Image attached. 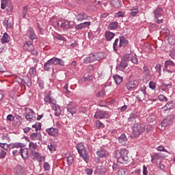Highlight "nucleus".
I'll return each instance as SVG.
<instances>
[{
    "instance_id": "nucleus-1",
    "label": "nucleus",
    "mask_w": 175,
    "mask_h": 175,
    "mask_svg": "<svg viewBox=\"0 0 175 175\" xmlns=\"http://www.w3.org/2000/svg\"><path fill=\"white\" fill-rule=\"evenodd\" d=\"M129 151L126 148H122L116 150L114 152V157L116 159L118 163L126 165L130 162V158L128 154Z\"/></svg>"
},
{
    "instance_id": "nucleus-2",
    "label": "nucleus",
    "mask_w": 175,
    "mask_h": 175,
    "mask_svg": "<svg viewBox=\"0 0 175 175\" xmlns=\"http://www.w3.org/2000/svg\"><path fill=\"white\" fill-rule=\"evenodd\" d=\"M54 65H61V66H64L65 62L58 57H53L44 64V70H51Z\"/></svg>"
},
{
    "instance_id": "nucleus-3",
    "label": "nucleus",
    "mask_w": 175,
    "mask_h": 175,
    "mask_svg": "<svg viewBox=\"0 0 175 175\" xmlns=\"http://www.w3.org/2000/svg\"><path fill=\"white\" fill-rule=\"evenodd\" d=\"M144 131H146V125L142 123H137L133 126L132 135L134 137H139L140 135L144 133Z\"/></svg>"
},
{
    "instance_id": "nucleus-4",
    "label": "nucleus",
    "mask_w": 175,
    "mask_h": 175,
    "mask_svg": "<svg viewBox=\"0 0 175 175\" xmlns=\"http://www.w3.org/2000/svg\"><path fill=\"white\" fill-rule=\"evenodd\" d=\"M44 102L53 105V110L55 111L54 116H56V117H59V116H61V108L59 106L55 105V103H57L55 100L52 99L51 97L48 95L44 98Z\"/></svg>"
},
{
    "instance_id": "nucleus-5",
    "label": "nucleus",
    "mask_w": 175,
    "mask_h": 175,
    "mask_svg": "<svg viewBox=\"0 0 175 175\" xmlns=\"http://www.w3.org/2000/svg\"><path fill=\"white\" fill-rule=\"evenodd\" d=\"M77 150L81 158H83V161L86 163H88V159H90V154H88V152H87V150H85V148L84 147V145L83 144H78L77 145Z\"/></svg>"
},
{
    "instance_id": "nucleus-6",
    "label": "nucleus",
    "mask_w": 175,
    "mask_h": 175,
    "mask_svg": "<svg viewBox=\"0 0 175 175\" xmlns=\"http://www.w3.org/2000/svg\"><path fill=\"white\" fill-rule=\"evenodd\" d=\"M164 68L166 69L167 73H170L172 76H174L175 64L172 60H167L165 62Z\"/></svg>"
},
{
    "instance_id": "nucleus-7",
    "label": "nucleus",
    "mask_w": 175,
    "mask_h": 175,
    "mask_svg": "<svg viewBox=\"0 0 175 175\" xmlns=\"http://www.w3.org/2000/svg\"><path fill=\"white\" fill-rule=\"evenodd\" d=\"M25 111V117L27 121L32 122V121H35V120H36V114L33 112V110L29 108H26Z\"/></svg>"
},
{
    "instance_id": "nucleus-8",
    "label": "nucleus",
    "mask_w": 175,
    "mask_h": 175,
    "mask_svg": "<svg viewBox=\"0 0 175 175\" xmlns=\"http://www.w3.org/2000/svg\"><path fill=\"white\" fill-rule=\"evenodd\" d=\"M162 12H163V9L159 7L154 10V20L157 24H162L163 23V19H159L161 16H162Z\"/></svg>"
},
{
    "instance_id": "nucleus-9",
    "label": "nucleus",
    "mask_w": 175,
    "mask_h": 175,
    "mask_svg": "<svg viewBox=\"0 0 175 175\" xmlns=\"http://www.w3.org/2000/svg\"><path fill=\"white\" fill-rule=\"evenodd\" d=\"M100 59V58L98 57L97 54H90L83 59V62L84 64H91V62L99 61Z\"/></svg>"
},
{
    "instance_id": "nucleus-10",
    "label": "nucleus",
    "mask_w": 175,
    "mask_h": 175,
    "mask_svg": "<svg viewBox=\"0 0 175 175\" xmlns=\"http://www.w3.org/2000/svg\"><path fill=\"white\" fill-rule=\"evenodd\" d=\"M95 118L97 120H102V118H107L109 114L105 111H97L94 115Z\"/></svg>"
},
{
    "instance_id": "nucleus-11",
    "label": "nucleus",
    "mask_w": 175,
    "mask_h": 175,
    "mask_svg": "<svg viewBox=\"0 0 175 175\" xmlns=\"http://www.w3.org/2000/svg\"><path fill=\"white\" fill-rule=\"evenodd\" d=\"M137 85H139L137 81H131L126 84V88L128 91H132V90H135Z\"/></svg>"
},
{
    "instance_id": "nucleus-12",
    "label": "nucleus",
    "mask_w": 175,
    "mask_h": 175,
    "mask_svg": "<svg viewBox=\"0 0 175 175\" xmlns=\"http://www.w3.org/2000/svg\"><path fill=\"white\" fill-rule=\"evenodd\" d=\"M77 21H84V20H87L88 18V15L83 12H79L75 16Z\"/></svg>"
},
{
    "instance_id": "nucleus-13",
    "label": "nucleus",
    "mask_w": 175,
    "mask_h": 175,
    "mask_svg": "<svg viewBox=\"0 0 175 175\" xmlns=\"http://www.w3.org/2000/svg\"><path fill=\"white\" fill-rule=\"evenodd\" d=\"M151 162L152 163H158V161H159V159H161V158H163V157H162V154L161 153H154L151 156Z\"/></svg>"
},
{
    "instance_id": "nucleus-14",
    "label": "nucleus",
    "mask_w": 175,
    "mask_h": 175,
    "mask_svg": "<svg viewBox=\"0 0 175 175\" xmlns=\"http://www.w3.org/2000/svg\"><path fill=\"white\" fill-rule=\"evenodd\" d=\"M96 154L99 158H107L109 157V152L105 149H100L96 152Z\"/></svg>"
},
{
    "instance_id": "nucleus-15",
    "label": "nucleus",
    "mask_w": 175,
    "mask_h": 175,
    "mask_svg": "<svg viewBox=\"0 0 175 175\" xmlns=\"http://www.w3.org/2000/svg\"><path fill=\"white\" fill-rule=\"evenodd\" d=\"M46 132L49 135V136H57L58 135V129L51 127L46 130Z\"/></svg>"
},
{
    "instance_id": "nucleus-16",
    "label": "nucleus",
    "mask_w": 175,
    "mask_h": 175,
    "mask_svg": "<svg viewBox=\"0 0 175 175\" xmlns=\"http://www.w3.org/2000/svg\"><path fill=\"white\" fill-rule=\"evenodd\" d=\"M67 110L73 116L74 114H76V112L77 111L76 110V107H75L73 103H70L67 105Z\"/></svg>"
},
{
    "instance_id": "nucleus-17",
    "label": "nucleus",
    "mask_w": 175,
    "mask_h": 175,
    "mask_svg": "<svg viewBox=\"0 0 175 175\" xmlns=\"http://www.w3.org/2000/svg\"><path fill=\"white\" fill-rule=\"evenodd\" d=\"M58 27H61V28L68 29L70 26V23L68 21H59L57 23Z\"/></svg>"
},
{
    "instance_id": "nucleus-18",
    "label": "nucleus",
    "mask_w": 175,
    "mask_h": 175,
    "mask_svg": "<svg viewBox=\"0 0 175 175\" xmlns=\"http://www.w3.org/2000/svg\"><path fill=\"white\" fill-rule=\"evenodd\" d=\"M14 172L17 175H23L25 173V170L21 165H16L14 168Z\"/></svg>"
},
{
    "instance_id": "nucleus-19",
    "label": "nucleus",
    "mask_w": 175,
    "mask_h": 175,
    "mask_svg": "<svg viewBox=\"0 0 175 175\" xmlns=\"http://www.w3.org/2000/svg\"><path fill=\"white\" fill-rule=\"evenodd\" d=\"M118 139L120 144H122V146L128 143V138H126V135L125 134H122L120 137H118Z\"/></svg>"
},
{
    "instance_id": "nucleus-20",
    "label": "nucleus",
    "mask_w": 175,
    "mask_h": 175,
    "mask_svg": "<svg viewBox=\"0 0 175 175\" xmlns=\"http://www.w3.org/2000/svg\"><path fill=\"white\" fill-rule=\"evenodd\" d=\"M145 98H146V90H141L137 96V101L143 102V100H144Z\"/></svg>"
},
{
    "instance_id": "nucleus-21",
    "label": "nucleus",
    "mask_w": 175,
    "mask_h": 175,
    "mask_svg": "<svg viewBox=\"0 0 175 175\" xmlns=\"http://www.w3.org/2000/svg\"><path fill=\"white\" fill-rule=\"evenodd\" d=\"M127 44H128V40H126V38H125L124 36H120L118 46L126 47Z\"/></svg>"
},
{
    "instance_id": "nucleus-22",
    "label": "nucleus",
    "mask_w": 175,
    "mask_h": 175,
    "mask_svg": "<svg viewBox=\"0 0 175 175\" xmlns=\"http://www.w3.org/2000/svg\"><path fill=\"white\" fill-rule=\"evenodd\" d=\"M105 36L106 40H107L108 42H110V40H111V39H113L114 36H116V34L111 31H107L105 33Z\"/></svg>"
},
{
    "instance_id": "nucleus-23",
    "label": "nucleus",
    "mask_w": 175,
    "mask_h": 175,
    "mask_svg": "<svg viewBox=\"0 0 175 175\" xmlns=\"http://www.w3.org/2000/svg\"><path fill=\"white\" fill-rule=\"evenodd\" d=\"M128 66V64H126V61L122 60L119 65L116 67V69H118L119 70H124L125 68Z\"/></svg>"
},
{
    "instance_id": "nucleus-24",
    "label": "nucleus",
    "mask_w": 175,
    "mask_h": 175,
    "mask_svg": "<svg viewBox=\"0 0 175 175\" xmlns=\"http://www.w3.org/2000/svg\"><path fill=\"white\" fill-rule=\"evenodd\" d=\"M20 152L23 159H27L28 158V148L20 149Z\"/></svg>"
},
{
    "instance_id": "nucleus-25",
    "label": "nucleus",
    "mask_w": 175,
    "mask_h": 175,
    "mask_svg": "<svg viewBox=\"0 0 175 175\" xmlns=\"http://www.w3.org/2000/svg\"><path fill=\"white\" fill-rule=\"evenodd\" d=\"M117 28H118V22L117 21L111 22L108 27V29H110L111 31L117 29Z\"/></svg>"
},
{
    "instance_id": "nucleus-26",
    "label": "nucleus",
    "mask_w": 175,
    "mask_h": 175,
    "mask_svg": "<svg viewBox=\"0 0 175 175\" xmlns=\"http://www.w3.org/2000/svg\"><path fill=\"white\" fill-rule=\"evenodd\" d=\"M111 5H112V6L116 9L121 8V2H120V0H112L111 1Z\"/></svg>"
},
{
    "instance_id": "nucleus-27",
    "label": "nucleus",
    "mask_w": 175,
    "mask_h": 175,
    "mask_svg": "<svg viewBox=\"0 0 175 175\" xmlns=\"http://www.w3.org/2000/svg\"><path fill=\"white\" fill-rule=\"evenodd\" d=\"M12 148H20L21 150L23 147H24V144L21 142H15L12 144H11Z\"/></svg>"
},
{
    "instance_id": "nucleus-28",
    "label": "nucleus",
    "mask_w": 175,
    "mask_h": 175,
    "mask_svg": "<svg viewBox=\"0 0 175 175\" xmlns=\"http://www.w3.org/2000/svg\"><path fill=\"white\" fill-rule=\"evenodd\" d=\"M171 109H173V102L167 103L163 107L164 111H167V110H170Z\"/></svg>"
},
{
    "instance_id": "nucleus-29",
    "label": "nucleus",
    "mask_w": 175,
    "mask_h": 175,
    "mask_svg": "<svg viewBox=\"0 0 175 175\" xmlns=\"http://www.w3.org/2000/svg\"><path fill=\"white\" fill-rule=\"evenodd\" d=\"M113 79L116 81V84L120 85V83H122L123 78L122 77L116 75L113 76Z\"/></svg>"
},
{
    "instance_id": "nucleus-30",
    "label": "nucleus",
    "mask_w": 175,
    "mask_h": 175,
    "mask_svg": "<svg viewBox=\"0 0 175 175\" xmlns=\"http://www.w3.org/2000/svg\"><path fill=\"white\" fill-rule=\"evenodd\" d=\"M28 32L29 35V39H31V40H35V39H36V35L35 34L33 29H29Z\"/></svg>"
},
{
    "instance_id": "nucleus-31",
    "label": "nucleus",
    "mask_w": 175,
    "mask_h": 175,
    "mask_svg": "<svg viewBox=\"0 0 175 175\" xmlns=\"http://www.w3.org/2000/svg\"><path fill=\"white\" fill-rule=\"evenodd\" d=\"M30 137L31 140H39L40 134L39 133H33L31 134Z\"/></svg>"
},
{
    "instance_id": "nucleus-32",
    "label": "nucleus",
    "mask_w": 175,
    "mask_h": 175,
    "mask_svg": "<svg viewBox=\"0 0 175 175\" xmlns=\"http://www.w3.org/2000/svg\"><path fill=\"white\" fill-rule=\"evenodd\" d=\"M106 91H107V87H104L103 88V90L100 92H98L97 94H96V96L97 98H99L100 96H103L104 95H105L106 94Z\"/></svg>"
},
{
    "instance_id": "nucleus-33",
    "label": "nucleus",
    "mask_w": 175,
    "mask_h": 175,
    "mask_svg": "<svg viewBox=\"0 0 175 175\" xmlns=\"http://www.w3.org/2000/svg\"><path fill=\"white\" fill-rule=\"evenodd\" d=\"M118 175H128L129 172L126 169H120L117 172Z\"/></svg>"
},
{
    "instance_id": "nucleus-34",
    "label": "nucleus",
    "mask_w": 175,
    "mask_h": 175,
    "mask_svg": "<svg viewBox=\"0 0 175 175\" xmlns=\"http://www.w3.org/2000/svg\"><path fill=\"white\" fill-rule=\"evenodd\" d=\"M92 79H94V77H92V75H88V77H83V78H81L79 81H81V83H84L85 81H91V80H92Z\"/></svg>"
},
{
    "instance_id": "nucleus-35",
    "label": "nucleus",
    "mask_w": 175,
    "mask_h": 175,
    "mask_svg": "<svg viewBox=\"0 0 175 175\" xmlns=\"http://www.w3.org/2000/svg\"><path fill=\"white\" fill-rule=\"evenodd\" d=\"M39 157H40L39 152H38L33 150H31V159H36V158H39Z\"/></svg>"
},
{
    "instance_id": "nucleus-36",
    "label": "nucleus",
    "mask_w": 175,
    "mask_h": 175,
    "mask_svg": "<svg viewBox=\"0 0 175 175\" xmlns=\"http://www.w3.org/2000/svg\"><path fill=\"white\" fill-rule=\"evenodd\" d=\"M64 92H65L66 95H72L70 90H69V85L68 83H66V85L64 86Z\"/></svg>"
},
{
    "instance_id": "nucleus-37",
    "label": "nucleus",
    "mask_w": 175,
    "mask_h": 175,
    "mask_svg": "<svg viewBox=\"0 0 175 175\" xmlns=\"http://www.w3.org/2000/svg\"><path fill=\"white\" fill-rule=\"evenodd\" d=\"M66 161L68 163V165L70 166V165H72V163H73V157L72 155H66Z\"/></svg>"
},
{
    "instance_id": "nucleus-38",
    "label": "nucleus",
    "mask_w": 175,
    "mask_h": 175,
    "mask_svg": "<svg viewBox=\"0 0 175 175\" xmlns=\"http://www.w3.org/2000/svg\"><path fill=\"white\" fill-rule=\"evenodd\" d=\"M29 73L31 77L36 76V68L35 67L30 68Z\"/></svg>"
},
{
    "instance_id": "nucleus-39",
    "label": "nucleus",
    "mask_w": 175,
    "mask_h": 175,
    "mask_svg": "<svg viewBox=\"0 0 175 175\" xmlns=\"http://www.w3.org/2000/svg\"><path fill=\"white\" fill-rule=\"evenodd\" d=\"M1 41L3 43H8L9 42V36L8 33H5L1 38Z\"/></svg>"
},
{
    "instance_id": "nucleus-40",
    "label": "nucleus",
    "mask_w": 175,
    "mask_h": 175,
    "mask_svg": "<svg viewBox=\"0 0 175 175\" xmlns=\"http://www.w3.org/2000/svg\"><path fill=\"white\" fill-rule=\"evenodd\" d=\"M118 43H120V40L118 38L115 40V42H113V50L114 51H118Z\"/></svg>"
},
{
    "instance_id": "nucleus-41",
    "label": "nucleus",
    "mask_w": 175,
    "mask_h": 175,
    "mask_svg": "<svg viewBox=\"0 0 175 175\" xmlns=\"http://www.w3.org/2000/svg\"><path fill=\"white\" fill-rule=\"evenodd\" d=\"M3 24L6 28H12V21L9 20L3 21Z\"/></svg>"
},
{
    "instance_id": "nucleus-42",
    "label": "nucleus",
    "mask_w": 175,
    "mask_h": 175,
    "mask_svg": "<svg viewBox=\"0 0 175 175\" xmlns=\"http://www.w3.org/2000/svg\"><path fill=\"white\" fill-rule=\"evenodd\" d=\"M143 69L144 75H146V76H150V75H151V73L150 72V68H148L147 66H144Z\"/></svg>"
},
{
    "instance_id": "nucleus-43",
    "label": "nucleus",
    "mask_w": 175,
    "mask_h": 175,
    "mask_svg": "<svg viewBox=\"0 0 175 175\" xmlns=\"http://www.w3.org/2000/svg\"><path fill=\"white\" fill-rule=\"evenodd\" d=\"M29 147L31 149V151L36 150L38 148V144L33 143V142H30L29 144Z\"/></svg>"
},
{
    "instance_id": "nucleus-44",
    "label": "nucleus",
    "mask_w": 175,
    "mask_h": 175,
    "mask_svg": "<svg viewBox=\"0 0 175 175\" xmlns=\"http://www.w3.org/2000/svg\"><path fill=\"white\" fill-rule=\"evenodd\" d=\"M25 47H26L27 50H32L33 49V44L31 42H27L25 44Z\"/></svg>"
},
{
    "instance_id": "nucleus-45",
    "label": "nucleus",
    "mask_w": 175,
    "mask_h": 175,
    "mask_svg": "<svg viewBox=\"0 0 175 175\" xmlns=\"http://www.w3.org/2000/svg\"><path fill=\"white\" fill-rule=\"evenodd\" d=\"M8 2H9V0H1V9H5Z\"/></svg>"
},
{
    "instance_id": "nucleus-46",
    "label": "nucleus",
    "mask_w": 175,
    "mask_h": 175,
    "mask_svg": "<svg viewBox=\"0 0 175 175\" xmlns=\"http://www.w3.org/2000/svg\"><path fill=\"white\" fill-rule=\"evenodd\" d=\"M44 170L49 172L50 170V164L48 162H44L43 165Z\"/></svg>"
},
{
    "instance_id": "nucleus-47",
    "label": "nucleus",
    "mask_w": 175,
    "mask_h": 175,
    "mask_svg": "<svg viewBox=\"0 0 175 175\" xmlns=\"http://www.w3.org/2000/svg\"><path fill=\"white\" fill-rule=\"evenodd\" d=\"M27 12H28V5H25L23 7V17L24 18H25Z\"/></svg>"
},
{
    "instance_id": "nucleus-48",
    "label": "nucleus",
    "mask_w": 175,
    "mask_h": 175,
    "mask_svg": "<svg viewBox=\"0 0 175 175\" xmlns=\"http://www.w3.org/2000/svg\"><path fill=\"white\" fill-rule=\"evenodd\" d=\"M41 126L42 125L40 124V123H36L32 126V128H34L36 129V131L38 132V131H40Z\"/></svg>"
},
{
    "instance_id": "nucleus-49",
    "label": "nucleus",
    "mask_w": 175,
    "mask_h": 175,
    "mask_svg": "<svg viewBox=\"0 0 175 175\" xmlns=\"http://www.w3.org/2000/svg\"><path fill=\"white\" fill-rule=\"evenodd\" d=\"M137 118V115L136 113H131L129 118V121H134Z\"/></svg>"
},
{
    "instance_id": "nucleus-50",
    "label": "nucleus",
    "mask_w": 175,
    "mask_h": 175,
    "mask_svg": "<svg viewBox=\"0 0 175 175\" xmlns=\"http://www.w3.org/2000/svg\"><path fill=\"white\" fill-rule=\"evenodd\" d=\"M157 151H163L164 152H167L168 154H170L167 150L165 149V147L160 146L157 148Z\"/></svg>"
},
{
    "instance_id": "nucleus-51",
    "label": "nucleus",
    "mask_w": 175,
    "mask_h": 175,
    "mask_svg": "<svg viewBox=\"0 0 175 175\" xmlns=\"http://www.w3.org/2000/svg\"><path fill=\"white\" fill-rule=\"evenodd\" d=\"M169 124H170V122H169V120L167 119H165L161 122V126H164V128H165V126H167V125H169Z\"/></svg>"
},
{
    "instance_id": "nucleus-52",
    "label": "nucleus",
    "mask_w": 175,
    "mask_h": 175,
    "mask_svg": "<svg viewBox=\"0 0 175 175\" xmlns=\"http://www.w3.org/2000/svg\"><path fill=\"white\" fill-rule=\"evenodd\" d=\"M55 39H57V40H62L63 42L66 41V38H64V36L57 34V36H55Z\"/></svg>"
},
{
    "instance_id": "nucleus-53",
    "label": "nucleus",
    "mask_w": 175,
    "mask_h": 175,
    "mask_svg": "<svg viewBox=\"0 0 175 175\" xmlns=\"http://www.w3.org/2000/svg\"><path fill=\"white\" fill-rule=\"evenodd\" d=\"M139 13V10H137V7H136L134 10H131V16H136Z\"/></svg>"
},
{
    "instance_id": "nucleus-54",
    "label": "nucleus",
    "mask_w": 175,
    "mask_h": 175,
    "mask_svg": "<svg viewBox=\"0 0 175 175\" xmlns=\"http://www.w3.org/2000/svg\"><path fill=\"white\" fill-rule=\"evenodd\" d=\"M159 100L161 101L165 100V102H167V98L163 96V94H161L159 96Z\"/></svg>"
},
{
    "instance_id": "nucleus-55",
    "label": "nucleus",
    "mask_w": 175,
    "mask_h": 175,
    "mask_svg": "<svg viewBox=\"0 0 175 175\" xmlns=\"http://www.w3.org/2000/svg\"><path fill=\"white\" fill-rule=\"evenodd\" d=\"M130 61H131L133 64H137V57H136V56L131 55Z\"/></svg>"
},
{
    "instance_id": "nucleus-56",
    "label": "nucleus",
    "mask_w": 175,
    "mask_h": 175,
    "mask_svg": "<svg viewBox=\"0 0 175 175\" xmlns=\"http://www.w3.org/2000/svg\"><path fill=\"white\" fill-rule=\"evenodd\" d=\"M49 150L53 152V151H55V146L53 144L48 145Z\"/></svg>"
},
{
    "instance_id": "nucleus-57",
    "label": "nucleus",
    "mask_w": 175,
    "mask_h": 175,
    "mask_svg": "<svg viewBox=\"0 0 175 175\" xmlns=\"http://www.w3.org/2000/svg\"><path fill=\"white\" fill-rule=\"evenodd\" d=\"M83 28H84L83 23H81V24L75 25V29H76L80 30V29H83Z\"/></svg>"
},
{
    "instance_id": "nucleus-58",
    "label": "nucleus",
    "mask_w": 175,
    "mask_h": 175,
    "mask_svg": "<svg viewBox=\"0 0 175 175\" xmlns=\"http://www.w3.org/2000/svg\"><path fill=\"white\" fill-rule=\"evenodd\" d=\"M96 124L97 128H105V124L100 121H98Z\"/></svg>"
},
{
    "instance_id": "nucleus-59",
    "label": "nucleus",
    "mask_w": 175,
    "mask_h": 175,
    "mask_svg": "<svg viewBox=\"0 0 175 175\" xmlns=\"http://www.w3.org/2000/svg\"><path fill=\"white\" fill-rule=\"evenodd\" d=\"M85 172L86 174L91 175L94 172V170H92V169H91V168H86Z\"/></svg>"
},
{
    "instance_id": "nucleus-60",
    "label": "nucleus",
    "mask_w": 175,
    "mask_h": 175,
    "mask_svg": "<svg viewBox=\"0 0 175 175\" xmlns=\"http://www.w3.org/2000/svg\"><path fill=\"white\" fill-rule=\"evenodd\" d=\"M132 57V55L131 54H126L124 55V61H131V57Z\"/></svg>"
},
{
    "instance_id": "nucleus-61",
    "label": "nucleus",
    "mask_w": 175,
    "mask_h": 175,
    "mask_svg": "<svg viewBox=\"0 0 175 175\" xmlns=\"http://www.w3.org/2000/svg\"><path fill=\"white\" fill-rule=\"evenodd\" d=\"M6 157V152L3 150H0V158H5Z\"/></svg>"
},
{
    "instance_id": "nucleus-62",
    "label": "nucleus",
    "mask_w": 175,
    "mask_h": 175,
    "mask_svg": "<svg viewBox=\"0 0 175 175\" xmlns=\"http://www.w3.org/2000/svg\"><path fill=\"white\" fill-rule=\"evenodd\" d=\"M149 87H150V88H151V90H155V88H157V86L155 85V83L152 81L150 82Z\"/></svg>"
},
{
    "instance_id": "nucleus-63",
    "label": "nucleus",
    "mask_w": 175,
    "mask_h": 175,
    "mask_svg": "<svg viewBox=\"0 0 175 175\" xmlns=\"http://www.w3.org/2000/svg\"><path fill=\"white\" fill-rule=\"evenodd\" d=\"M12 154H13V155H15V156L20 155V154H21L20 150H14L12 151Z\"/></svg>"
},
{
    "instance_id": "nucleus-64",
    "label": "nucleus",
    "mask_w": 175,
    "mask_h": 175,
    "mask_svg": "<svg viewBox=\"0 0 175 175\" xmlns=\"http://www.w3.org/2000/svg\"><path fill=\"white\" fill-rule=\"evenodd\" d=\"M161 64H157L155 66V69H156L157 72H161Z\"/></svg>"
}]
</instances>
